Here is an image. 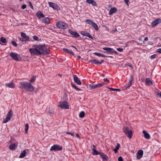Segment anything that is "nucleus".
Here are the masks:
<instances>
[{
	"label": "nucleus",
	"instance_id": "8",
	"mask_svg": "<svg viewBox=\"0 0 161 161\" xmlns=\"http://www.w3.org/2000/svg\"><path fill=\"white\" fill-rule=\"evenodd\" d=\"M59 106L62 108L69 109V106L68 103L66 101L60 102L59 103Z\"/></svg>",
	"mask_w": 161,
	"mask_h": 161
},
{
	"label": "nucleus",
	"instance_id": "20",
	"mask_svg": "<svg viewBox=\"0 0 161 161\" xmlns=\"http://www.w3.org/2000/svg\"><path fill=\"white\" fill-rule=\"evenodd\" d=\"M74 80V82L77 84L79 85H80V80L76 75H73Z\"/></svg>",
	"mask_w": 161,
	"mask_h": 161
},
{
	"label": "nucleus",
	"instance_id": "56",
	"mask_svg": "<svg viewBox=\"0 0 161 161\" xmlns=\"http://www.w3.org/2000/svg\"><path fill=\"white\" fill-rule=\"evenodd\" d=\"M76 136L77 137L79 138V139L80 138V137L79 136V135L78 134H76Z\"/></svg>",
	"mask_w": 161,
	"mask_h": 161
},
{
	"label": "nucleus",
	"instance_id": "3",
	"mask_svg": "<svg viewBox=\"0 0 161 161\" xmlns=\"http://www.w3.org/2000/svg\"><path fill=\"white\" fill-rule=\"evenodd\" d=\"M123 130L128 137L129 138H131L132 137L133 134L132 132V130H130L128 127H123Z\"/></svg>",
	"mask_w": 161,
	"mask_h": 161
},
{
	"label": "nucleus",
	"instance_id": "48",
	"mask_svg": "<svg viewBox=\"0 0 161 161\" xmlns=\"http://www.w3.org/2000/svg\"><path fill=\"white\" fill-rule=\"evenodd\" d=\"M26 7V4H23L21 6L22 9H24Z\"/></svg>",
	"mask_w": 161,
	"mask_h": 161
},
{
	"label": "nucleus",
	"instance_id": "33",
	"mask_svg": "<svg viewBox=\"0 0 161 161\" xmlns=\"http://www.w3.org/2000/svg\"><path fill=\"white\" fill-rule=\"evenodd\" d=\"M44 23L46 24H48L50 23V19L49 17L46 18L44 20Z\"/></svg>",
	"mask_w": 161,
	"mask_h": 161
},
{
	"label": "nucleus",
	"instance_id": "27",
	"mask_svg": "<svg viewBox=\"0 0 161 161\" xmlns=\"http://www.w3.org/2000/svg\"><path fill=\"white\" fill-rule=\"evenodd\" d=\"M86 2L88 3L92 4L93 6L97 5L96 3L93 0H87Z\"/></svg>",
	"mask_w": 161,
	"mask_h": 161
},
{
	"label": "nucleus",
	"instance_id": "21",
	"mask_svg": "<svg viewBox=\"0 0 161 161\" xmlns=\"http://www.w3.org/2000/svg\"><path fill=\"white\" fill-rule=\"evenodd\" d=\"M100 156L102 159L103 161H107L108 159V157L107 155L103 153H101L100 154Z\"/></svg>",
	"mask_w": 161,
	"mask_h": 161
},
{
	"label": "nucleus",
	"instance_id": "62",
	"mask_svg": "<svg viewBox=\"0 0 161 161\" xmlns=\"http://www.w3.org/2000/svg\"><path fill=\"white\" fill-rule=\"evenodd\" d=\"M72 47H73L75 48L76 50H77V48H76V47L75 46H72Z\"/></svg>",
	"mask_w": 161,
	"mask_h": 161
},
{
	"label": "nucleus",
	"instance_id": "59",
	"mask_svg": "<svg viewBox=\"0 0 161 161\" xmlns=\"http://www.w3.org/2000/svg\"><path fill=\"white\" fill-rule=\"evenodd\" d=\"M148 40V38L147 37H146L144 39V41H147Z\"/></svg>",
	"mask_w": 161,
	"mask_h": 161
},
{
	"label": "nucleus",
	"instance_id": "4",
	"mask_svg": "<svg viewBox=\"0 0 161 161\" xmlns=\"http://www.w3.org/2000/svg\"><path fill=\"white\" fill-rule=\"evenodd\" d=\"M56 25L58 29H66L68 27V25L63 21H59L57 22Z\"/></svg>",
	"mask_w": 161,
	"mask_h": 161
},
{
	"label": "nucleus",
	"instance_id": "22",
	"mask_svg": "<svg viewBox=\"0 0 161 161\" xmlns=\"http://www.w3.org/2000/svg\"><path fill=\"white\" fill-rule=\"evenodd\" d=\"M143 134L144 135V137L147 139H149L150 138V135L145 130H143L142 131Z\"/></svg>",
	"mask_w": 161,
	"mask_h": 161
},
{
	"label": "nucleus",
	"instance_id": "25",
	"mask_svg": "<svg viewBox=\"0 0 161 161\" xmlns=\"http://www.w3.org/2000/svg\"><path fill=\"white\" fill-rule=\"evenodd\" d=\"M18 145L15 143L9 146V149L12 150H13L15 149L17 147Z\"/></svg>",
	"mask_w": 161,
	"mask_h": 161
},
{
	"label": "nucleus",
	"instance_id": "57",
	"mask_svg": "<svg viewBox=\"0 0 161 161\" xmlns=\"http://www.w3.org/2000/svg\"><path fill=\"white\" fill-rule=\"evenodd\" d=\"M114 53L115 54H118V53L116 51L113 50V54Z\"/></svg>",
	"mask_w": 161,
	"mask_h": 161
},
{
	"label": "nucleus",
	"instance_id": "6",
	"mask_svg": "<svg viewBox=\"0 0 161 161\" xmlns=\"http://www.w3.org/2000/svg\"><path fill=\"white\" fill-rule=\"evenodd\" d=\"M13 115V112L11 109H10L6 117L4 119L3 123H5L10 120Z\"/></svg>",
	"mask_w": 161,
	"mask_h": 161
},
{
	"label": "nucleus",
	"instance_id": "64",
	"mask_svg": "<svg viewBox=\"0 0 161 161\" xmlns=\"http://www.w3.org/2000/svg\"><path fill=\"white\" fill-rule=\"evenodd\" d=\"M93 147H95V146L94 145H93Z\"/></svg>",
	"mask_w": 161,
	"mask_h": 161
},
{
	"label": "nucleus",
	"instance_id": "45",
	"mask_svg": "<svg viewBox=\"0 0 161 161\" xmlns=\"http://www.w3.org/2000/svg\"><path fill=\"white\" fill-rule=\"evenodd\" d=\"M66 134L68 135H70L72 136H74V133L70 132H67Z\"/></svg>",
	"mask_w": 161,
	"mask_h": 161
},
{
	"label": "nucleus",
	"instance_id": "49",
	"mask_svg": "<svg viewBox=\"0 0 161 161\" xmlns=\"http://www.w3.org/2000/svg\"><path fill=\"white\" fill-rule=\"evenodd\" d=\"M118 161H123V159L122 157L120 156L118 158Z\"/></svg>",
	"mask_w": 161,
	"mask_h": 161
},
{
	"label": "nucleus",
	"instance_id": "41",
	"mask_svg": "<svg viewBox=\"0 0 161 161\" xmlns=\"http://www.w3.org/2000/svg\"><path fill=\"white\" fill-rule=\"evenodd\" d=\"M11 43L14 47H16L17 46V43L14 41H12L11 42Z\"/></svg>",
	"mask_w": 161,
	"mask_h": 161
},
{
	"label": "nucleus",
	"instance_id": "34",
	"mask_svg": "<svg viewBox=\"0 0 161 161\" xmlns=\"http://www.w3.org/2000/svg\"><path fill=\"white\" fill-rule=\"evenodd\" d=\"M94 54L98 57H106V56H105V55H104L103 54H102L101 53H98L97 52L95 53H94Z\"/></svg>",
	"mask_w": 161,
	"mask_h": 161
},
{
	"label": "nucleus",
	"instance_id": "50",
	"mask_svg": "<svg viewBox=\"0 0 161 161\" xmlns=\"http://www.w3.org/2000/svg\"><path fill=\"white\" fill-rule=\"evenodd\" d=\"M120 147V145L119 143H117L116 144V147L118 149H119Z\"/></svg>",
	"mask_w": 161,
	"mask_h": 161
},
{
	"label": "nucleus",
	"instance_id": "1",
	"mask_svg": "<svg viewBox=\"0 0 161 161\" xmlns=\"http://www.w3.org/2000/svg\"><path fill=\"white\" fill-rule=\"evenodd\" d=\"M19 84L20 88L25 89L26 91L33 92L34 90V87L30 83L26 81L20 82Z\"/></svg>",
	"mask_w": 161,
	"mask_h": 161
},
{
	"label": "nucleus",
	"instance_id": "54",
	"mask_svg": "<svg viewBox=\"0 0 161 161\" xmlns=\"http://www.w3.org/2000/svg\"><path fill=\"white\" fill-rule=\"evenodd\" d=\"M157 52L161 53V48H159L157 50Z\"/></svg>",
	"mask_w": 161,
	"mask_h": 161
},
{
	"label": "nucleus",
	"instance_id": "63",
	"mask_svg": "<svg viewBox=\"0 0 161 161\" xmlns=\"http://www.w3.org/2000/svg\"><path fill=\"white\" fill-rule=\"evenodd\" d=\"M79 117L80 118V112L79 113Z\"/></svg>",
	"mask_w": 161,
	"mask_h": 161
},
{
	"label": "nucleus",
	"instance_id": "5",
	"mask_svg": "<svg viewBox=\"0 0 161 161\" xmlns=\"http://www.w3.org/2000/svg\"><path fill=\"white\" fill-rule=\"evenodd\" d=\"M9 56L12 58V59L17 61L21 60V58L20 56L17 53L11 52L9 53Z\"/></svg>",
	"mask_w": 161,
	"mask_h": 161
},
{
	"label": "nucleus",
	"instance_id": "35",
	"mask_svg": "<svg viewBox=\"0 0 161 161\" xmlns=\"http://www.w3.org/2000/svg\"><path fill=\"white\" fill-rule=\"evenodd\" d=\"M88 86L91 89H96L95 84H89L88 85Z\"/></svg>",
	"mask_w": 161,
	"mask_h": 161
},
{
	"label": "nucleus",
	"instance_id": "44",
	"mask_svg": "<svg viewBox=\"0 0 161 161\" xmlns=\"http://www.w3.org/2000/svg\"><path fill=\"white\" fill-rule=\"evenodd\" d=\"M85 115V113L84 111H81V118H83Z\"/></svg>",
	"mask_w": 161,
	"mask_h": 161
},
{
	"label": "nucleus",
	"instance_id": "53",
	"mask_svg": "<svg viewBox=\"0 0 161 161\" xmlns=\"http://www.w3.org/2000/svg\"><path fill=\"white\" fill-rule=\"evenodd\" d=\"M119 149H118L116 147L115 148H114V152L115 153H117L118 152V150Z\"/></svg>",
	"mask_w": 161,
	"mask_h": 161
},
{
	"label": "nucleus",
	"instance_id": "30",
	"mask_svg": "<svg viewBox=\"0 0 161 161\" xmlns=\"http://www.w3.org/2000/svg\"><path fill=\"white\" fill-rule=\"evenodd\" d=\"M26 150H24L22 151L21 153L19 156L20 158H24L25 156Z\"/></svg>",
	"mask_w": 161,
	"mask_h": 161
},
{
	"label": "nucleus",
	"instance_id": "9",
	"mask_svg": "<svg viewBox=\"0 0 161 161\" xmlns=\"http://www.w3.org/2000/svg\"><path fill=\"white\" fill-rule=\"evenodd\" d=\"M29 50L32 55H41V52L36 47L33 48H30Z\"/></svg>",
	"mask_w": 161,
	"mask_h": 161
},
{
	"label": "nucleus",
	"instance_id": "60",
	"mask_svg": "<svg viewBox=\"0 0 161 161\" xmlns=\"http://www.w3.org/2000/svg\"><path fill=\"white\" fill-rule=\"evenodd\" d=\"M117 31V29L116 28H115L114 29V30L113 31L114 32H115V31Z\"/></svg>",
	"mask_w": 161,
	"mask_h": 161
},
{
	"label": "nucleus",
	"instance_id": "58",
	"mask_svg": "<svg viewBox=\"0 0 161 161\" xmlns=\"http://www.w3.org/2000/svg\"><path fill=\"white\" fill-rule=\"evenodd\" d=\"M128 66H129V67H132V65L131 64H130V63H128V64H127Z\"/></svg>",
	"mask_w": 161,
	"mask_h": 161
},
{
	"label": "nucleus",
	"instance_id": "55",
	"mask_svg": "<svg viewBox=\"0 0 161 161\" xmlns=\"http://www.w3.org/2000/svg\"><path fill=\"white\" fill-rule=\"evenodd\" d=\"M103 80L104 81H107L108 82H109V80H108L107 79V78H104L103 79Z\"/></svg>",
	"mask_w": 161,
	"mask_h": 161
},
{
	"label": "nucleus",
	"instance_id": "38",
	"mask_svg": "<svg viewBox=\"0 0 161 161\" xmlns=\"http://www.w3.org/2000/svg\"><path fill=\"white\" fill-rule=\"evenodd\" d=\"M0 41L3 43H5L6 42V40L5 37H2L0 39Z\"/></svg>",
	"mask_w": 161,
	"mask_h": 161
},
{
	"label": "nucleus",
	"instance_id": "10",
	"mask_svg": "<svg viewBox=\"0 0 161 161\" xmlns=\"http://www.w3.org/2000/svg\"><path fill=\"white\" fill-rule=\"evenodd\" d=\"M21 37H22V38H19V40L22 42H25L26 41H30V40H29V37L27 36L26 34L21 32Z\"/></svg>",
	"mask_w": 161,
	"mask_h": 161
},
{
	"label": "nucleus",
	"instance_id": "2",
	"mask_svg": "<svg viewBox=\"0 0 161 161\" xmlns=\"http://www.w3.org/2000/svg\"><path fill=\"white\" fill-rule=\"evenodd\" d=\"M33 47L38 48L40 51L41 55H46L50 53L49 49L46 47L45 45H34Z\"/></svg>",
	"mask_w": 161,
	"mask_h": 161
},
{
	"label": "nucleus",
	"instance_id": "61",
	"mask_svg": "<svg viewBox=\"0 0 161 161\" xmlns=\"http://www.w3.org/2000/svg\"><path fill=\"white\" fill-rule=\"evenodd\" d=\"M77 57L79 58V59H80V56H77Z\"/></svg>",
	"mask_w": 161,
	"mask_h": 161
},
{
	"label": "nucleus",
	"instance_id": "47",
	"mask_svg": "<svg viewBox=\"0 0 161 161\" xmlns=\"http://www.w3.org/2000/svg\"><path fill=\"white\" fill-rule=\"evenodd\" d=\"M117 50L119 52H122L123 51V49L121 48H118L117 49Z\"/></svg>",
	"mask_w": 161,
	"mask_h": 161
},
{
	"label": "nucleus",
	"instance_id": "29",
	"mask_svg": "<svg viewBox=\"0 0 161 161\" xmlns=\"http://www.w3.org/2000/svg\"><path fill=\"white\" fill-rule=\"evenodd\" d=\"M146 84L147 85H152L153 83L149 78H147L146 79Z\"/></svg>",
	"mask_w": 161,
	"mask_h": 161
},
{
	"label": "nucleus",
	"instance_id": "43",
	"mask_svg": "<svg viewBox=\"0 0 161 161\" xmlns=\"http://www.w3.org/2000/svg\"><path fill=\"white\" fill-rule=\"evenodd\" d=\"M157 56V55L156 54H154L151 55L150 57V58L152 59H154Z\"/></svg>",
	"mask_w": 161,
	"mask_h": 161
},
{
	"label": "nucleus",
	"instance_id": "19",
	"mask_svg": "<svg viewBox=\"0 0 161 161\" xmlns=\"http://www.w3.org/2000/svg\"><path fill=\"white\" fill-rule=\"evenodd\" d=\"M81 35L88 36L89 38L93 39V37L90 35L89 34V33L87 32L86 31H81Z\"/></svg>",
	"mask_w": 161,
	"mask_h": 161
},
{
	"label": "nucleus",
	"instance_id": "31",
	"mask_svg": "<svg viewBox=\"0 0 161 161\" xmlns=\"http://www.w3.org/2000/svg\"><path fill=\"white\" fill-rule=\"evenodd\" d=\"M92 154L94 155H97L98 154L100 155V154L101 153L99 152L98 151L96 150L95 149H92Z\"/></svg>",
	"mask_w": 161,
	"mask_h": 161
},
{
	"label": "nucleus",
	"instance_id": "12",
	"mask_svg": "<svg viewBox=\"0 0 161 161\" xmlns=\"http://www.w3.org/2000/svg\"><path fill=\"white\" fill-rule=\"evenodd\" d=\"M48 3L49 6L52 8L54 10H59L60 9V7L56 3L51 2H48Z\"/></svg>",
	"mask_w": 161,
	"mask_h": 161
},
{
	"label": "nucleus",
	"instance_id": "7",
	"mask_svg": "<svg viewBox=\"0 0 161 161\" xmlns=\"http://www.w3.org/2000/svg\"><path fill=\"white\" fill-rule=\"evenodd\" d=\"M86 22L91 25L96 31H98L99 28L97 24L92 20L87 19L86 20Z\"/></svg>",
	"mask_w": 161,
	"mask_h": 161
},
{
	"label": "nucleus",
	"instance_id": "42",
	"mask_svg": "<svg viewBox=\"0 0 161 161\" xmlns=\"http://www.w3.org/2000/svg\"><path fill=\"white\" fill-rule=\"evenodd\" d=\"M33 39L34 40L36 41H39V37L37 36H36L35 35L33 37Z\"/></svg>",
	"mask_w": 161,
	"mask_h": 161
},
{
	"label": "nucleus",
	"instance_id": "46",
	"mask_svg": "<svg viewBox=\"0 0 161 161\" xmlns=\"http://www.w3.org/2000/svg\"><path fill=\"white\" fill-rule=\"evenodd\" d=\"M29 3V5H30V7L33 9V10L34 9V8H33V6L31 3V2L30 1H29L28 2Z\"/></svg>",
	"mask_w": 161,
	"mask_h": 161
},
{
	"label": "nucleus",
	"instance_id": "24",
	"mask_svg": "<svg viewBox=\"0 0 161 161\" xmlns=\"http://www.w3.org/2000/svg\"><path fill=\"white\" fill-rule=\"evenodd\" d=\"M36 16L39 18H43L44 17V15L41 12V11H38L36 14Z\"/></svg>",
	"mask_w": 161,
	"mask_h": 161
},
{
	"label": "nucleus",
	"instance_id": "14",
	"mask_svg": "<svg viewBox=\"0 0 161 161\" xmlns=\"http://www.w3.org/2000/svg\"><path fill=\"white\" fill-rule=\"evenodd\" d=\"M103 49L106 52H103V53H107L109 54H113V49L110 47H104Z\"/></svg>",
	"mask_w": 161,
	"mask_h": 161
},
{
	"label": "nucleus",
	"instance_id": "36",
	"mask_svg": "<svg viewBox=\"0 0 161 161\" xmlns=\"http://www.w3.org/2000/svg\"><path fill=\"white\" fill-rule=\"evenodd\" d=\"M104 85V83L95 84L96 88L101 87L103 86Z\"/></svg>",
	"mask_w": 161,
	"mask_h": 161
},
{
	"label": "nucleus",
	"instance_id": "39",
	"mask_svg": "<svg viewBox=\"0 0 161 161\" xmlns=\"http://www.w3.org/2000/svg\"><path fill=\"white\" fill-rule=\"evenodd\" d=\"M71 84V86L72 87L74 88L75 90H77V91H80V88H78L75 85H73V84Z\"/></svg>",
	"mask_w": 161,
	"mask_h": 161
},
{
	"label": "nucleus",
	"instance_id": "17",
	"mask_svg": "<svg viewBox=\"0 0 161 161\" xmlns=\"http://www.w3.org/2000/svg\"><path fill=\"white\" fill-rule=\"evenodd\" d=\"M133 80V75H131L130 77L129 82L125 84V87L126 88H129L131 86Z\"/></svg>",
	"mask_w": 161,
	"mask_h": 161
},
{
	"label": "nucleus",
	"instance_id": "23",
	"mask_svg": "<svg viewBox=\"0 0 161 161\" xmlns=\"http://www.w3.org/2000/svg\"><path fill=\"white\" fill-rule=\"evenodd\" d=\"M117 10V8L115 7H113L111 8L109 11L108 14L111 15L115 13Z\"/></svg>",
	"mask_w": 161,
	"mask_h": 161
},
{
	"label": "nucleus",
	"instance_id": "37",
	"mask_svg": "<svg viewBox=\"0 0 161 161\" xmlns=\"http://www.w3.org/2000/svg\"><path fill=\"white\" fill-rule=\"evenodd\" d=\"M108 88L110 89L111 91H120V89L119 88H113L111 87H108Z\"/></svg>",
	"mask_w": 161,
	"mask_h": 161
},
{
	"label": "nucleus",
	"instance_id": "13",
	"mask_svg": "<svg viewBox=\"0 0 161 161\" xmlns=\"http://www.w3.org/2000/svg\"><path fill=\"white\" fill-rule=\"evenodd\" d=\"M160 23H161V19L158 18L152 22L151 24V26L152 27H154Z\"/></svg>",
	"mask_w": 161,
	"mask_h": 161
},
{
	"label": "nucleus",
	"instance_id": "28",
	"mask_svg": "<svg viewBox=\"0 0 161 161\" xmlns=\"http://www.w3.org/2000/svg\"><path fill=\"white\" fill-rule=\"evenodd\" d=\"M5 85L9 88H14L15 87V85L14 83L12 82L6 83L5 84Z\"/></svg>",
	"mask_w": 161,
	"mask_h": 161
},
{
	"label": "nucleus",
	"instance_id": "16",
	"mask_svg": "<svg viewBox=\"0 0 161 161\" xmlns=\"http://www.w3.org/2000/svg\"><path fill=\"white\" fill-rule=\"evenodd\" d=\"M90 62L94 64H100L104 62L103 60H102L100 62L96 59H92L90 60Z\"/></svg>",
	"mask_w": 161,
	"mask_h": 161
},
{
	"label": "nucleus",
	"instance_id": "40",
	"mask_svg": "<svg viewBox=\"0 0 161 161\" xmlns=\"http://www.w3.org/2000/svg\"><path fill=\"white\" fill-rule=\"evenodd\" d=\"M28 128H29V125H28V124H25V133H27Z\"/></svg>",
	"mask_w": 161,
	"mask_h": 161
},
{
	"label": "nucleus",
	"instance_id": "18",
	"mask_svg": "<svg viewBox=\"0 0 161 161\" xmlns=\"http://www.w3.org/2000/svg\"><path fill=\"white\" fill-rule=\"evenodd\" d=\"M68 31L69 33L71 35H73V36L76 38L80 36V35L76 31H73L70 29H69Z\"/></svg>",
	"mask_w": 161,
	"mask_h": 161
},
{
	"label": "nucleus",
	"instance_id": "26",
	"mask_svg": "<svg viewBox=\"0 0 161 161\" xmlns=\"http://www.w3.org/2000/svg\"><path fill=\"white\" fill-rule=\"evenodd\" d=\"M63 51L67 53H69L71 55H74V53L73 52V51L71 50H70L69 49H67L66 48H63Z\"/></svg>",
	"mask_w": 161,
	"mask_h": 161
},
{
	"label": "nucleus",
	"instance_id": "32",
	"mask_svg": "<svg viewBox=\"0 0 161 161\" xmlns=\"http://www.w3.org/2000/svg\"><path fill=\"white\" fill-rule=\"evenodd\" d=\"M36 77V75H34L31 78L30 80V82L31 83H33L35 82Z\"/></svg>",
	"mask_w": 161,
	"mask_h": 161
},
{
	"label": "nucleus",
	"instance_id": "51",
	"mask_svg": "<svg viewBox=\"0 0 161 161\" xmlns=\"http://www.w3.org/2000/svg\"><path fill=\"white\" fill-rule=\"evenodd\" d=\"M156 92V93L157 95L158 96H159V97L161 98V92H160V93L157 92Z\"/></svg>",
	"mask_w": 161,
	"mask_h": 161
},
{
	"label": "nucleus",
	"instance_id": "52",
	"mask_svg": "<svg viewBox=\"0 0 161 161\" xmlns=\"http://www.w3.org/2000/svg\"><path fill=\"white\" fill-rule=\"evenodd\" d=\"M124 1L126 3L127 5H128V3L129 2V0H124Z\"/></svg>",
	"mask_w": 161,
	"mask_h": 161
},
{
	"label": "nucleus",
	"instance_id": "15",
	"mask_svg": "<svg viewBox=\"0 0 161 161\" xmlns=\"http://www.w3.org/2000/svg\"><path fill=\"white\" fill-rule=\"evenodd\" d=\"M143 154V151L142 150H139L136 154V158L140 159L142 156Z\"/></svg>",
	"mask_w": 161,
	"mask_h": 161
},
{
	"label": "nucleus",
	"instance_id": "11",
	"mask_svg": "<svg viewBox=\"0 0 161 161\" xmlns=\"http://www.w3.org/2000/svg\"><path fill=\"white\" fill-rule=\"evenodd\" d=\"M63 149V147L60 145H54L52 146L50 149V151H60Z\"/></svg>",
	"mask_w": 161,
	"mask_h": 161
}]
</instances>
